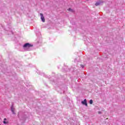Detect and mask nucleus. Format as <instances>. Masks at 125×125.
Here are the masks:
<instances>
[{
    "instance_id": "obj_1",
    "label": "nucleus",
    "mask_w": 125,
    "mask_h": 125,
    "mask_svg": "<svg viewBox=\"0 0 125 125\" xmlns=\"http://www.w3.org/2000/svg\"><path fill=\"white\" fill-rule=\"evenodd\" d=\"M33 46V44L29 43H26L24 44L23 45V47H32Z\"/></svg>"
},
{
    "instance_id": "obj_2",
    "label": "nucleus",
    "mask_w": 125,
    "mask_h": 125,
    "mask_svg": "<svg viewBox=\"0 0 125 125\" xmlns=\"http://www.w3.org/2000/svg\"><path fill=\"white\" fill-rule=\"evenodd\" d=\"M40 16H41V19L42 22H45V19H44L43 14H42V13H40Z\"/></svg>"
},
{
    "instance_id": "obj_3",
    "label": "nucleus",
    "mask_w": 125,
    "mask_h": 125,
    "mask_svg": "<svg viewBox=\"0 0 125 125\" xmlns=\"http://www.w3.org/2000/svg\"><path fill=\"white\" fill-rule=\"evenodd\" d=\"M82 104L83 105H85L86 107H87V102L86 99H84L83 101L81 102Z\"/></svg>"
},
{
    "instance_id": "obj_4",
    "label": "nucleus",
    "mask_w": 125,
    "mask_h": 125,
    "mask_svg": "<svg viewBox=\"0 0 125 125\" xmlns=\"http://www.w3.org/2000/svg\"><path fill=\"white\" fill-rule=\"evenodd\" d=\"M95 5H96V6H98V5H100V2H97L95 3Z\"/></svg>"
},
{
    "instance_id": "obj_5",
    "label": "nucleus",
    "mask_w": 125,
    "mask_h": 125,
    "mask_svg": "<svg viewBox=\"0 0 125 125\" xmlns=\"http://www.w3.org/2000/svg\"><path fill=\"white\" fill-rule=\"evenodd\" d=\"M67 10L68 11H70L71 12H74V10L71 8H69L68 9H67Z\"/></svg>"
},
{
    "instance_id": "obj_6",
    "label": "nucleus",
    "mask_w": 125,
    "mask_h": 125,
    "mask_svg": "<svg viewBox=\"0 0 125 125\" xmlns=\"http://www.w3.org/2000/svg\"><path fill=\"white\" fill-rule=\"evenodd\" d=\"M11 111H12L13 114H15V113L14 112V109H13V107H12L11 108Z\"/></svg>"
},
{
    "instance_id": "obj_7",
    "label": "nucleus",
    "mask_w": 125,
    "mask_h": 125,
    "mask_svg": "<svg viewBox=\"0 0 125 125\" xmlns=\"http://www.w3.org/2000/svg\"><path fill=\"white\" fill-rule=\"evenodd\" d=\"M89 103H90V104H93V101H92V100H90V101H89Z\"/></svg>"
},
{
    "instance_id": "obj_8",
    "label": "nucleus",
    "mask_w": 125,
    "mask_h": 125,
    "mask_svg": "<svg viewBox=\"0 0 125 125\" xmlns=\"http://www.w3.org/2000/svg\"><path fill=\"white\" fill-rule=\"evenodd\" d=\"M3 124H7V123H6V122H5V121H3Z\"/></svg>"
},
{
    "instance_id": "obj_9",
    "label": "nucleus",
    "mask_w": 125,
    "mask_h": 125,
    "mask_svg": "<svg viewBox=\"0 0 125 125\" xmlns=\"http://www.w3.org/2000/svg\"><path fill=\"white\" fill-rule=\"evenodd\" d=\"M98 114H101V112H100V111H99Z\"/></svg>"
},
{
    "instance_id": "obj_10",
    "label": "nucleus",
    "mask_w": 125,
    "mask_h": 125,
    "mask_svg": "<svg viewBox=\"0 0 125 125\" xmlns=\"http://www.w3.org/2000/svg\"><path fill=\"white\" fill-rule=\"evenodd\" d=\"M4 121H6V118H4Z\"/></svg>"
}]
</instances>
